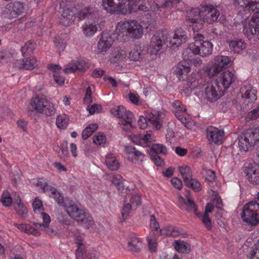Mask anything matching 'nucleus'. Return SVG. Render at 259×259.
I'll list each match as a JSON object with an SVG mask.
<instances>
[{"label":"nucleus","instance_id":"nucleus-27","mask_svg":"<svg viewBox=\"0 0 259 259\" xmlns=\"http://www.w3.org/2000/svg\"><path fill=\"white\" fill-rule=\"evenodd\" d=\"M240 93L243 98L248 100V102L255 101L257 99L256 90L249 83H245L240 89Z\"/></svg>","mask_w":259,"mask_h":259},{"label":"nucleus","instance_id":"nucleus-37","mask_svg":"<svg viewBox=\"0 0 259 259\" xmlns=\"http://www.w3.org/2000/svg\"><path fill=\"white\" fill-rule=\"evenodd\" d=\"M104 9L111 14H116L117 0H102Z\"/></svg>","mask_w":259,"mask_h":259},{"label":"nucleus","instance_id":"nucleus-36","mask_svg":"<svg viewBox=\"0 0 259 259\" xmlns=\"http://www.w3.org/2000/svg\"><path fill=\"white\" fill-rule=\"evenodd\" d=\"M105 163L111 170H117L119 169L120 164L115 156L112 154H107L106 156Z\"/></svg>","mask_w":259,"mask_h":259},{"label":"nucleus","instance_id":"nucleus-42","mask_svg":"<svg viewBox=\"0 0 259 259\" xmlns=\"http://www.w3.org/2000/svg\"><path fill=\"white\" fill-rule=\"evenodd\" d=\"M73 13L69 9L64 10L60 18V23L64 26H69L72 23Z\"/></svg>","mask_w":259,"mask_h":259},{"label":"nucleus","instance_id":"nucleus-6","mask_svg":"<svg viewBox=\"0 0 259 259\" xmlns=\"http://www.w3.org/2000/svg\"><path fill=\"white\" fill-rule=\"evenodd\" d=\"M196 96L201 101L213 103L222 97L225 91L215 82L203 85L202 89L196 93Z\"/></svg>","mask_w":259,"mask_h":259},{"label":"nucleus","instance_id":"nucleus-39","mask_svg":"<svg viewBox=\"0 0 259 259\" xmlns=\"http://www.w3.org/2000/svg\"><path fill=\"white\" fill-rule=\"evenodd\" d=\"M46 194L50 197L53 198L60 206H62L65 204V199L63 198L61 193L54 187L50 188V190L47 191Z\"/></svg>","mask_w":259,"mask_h":259},{"label":"nucleus","instance_id":"nucleus-18","mask_svg":"<svg viewBox=\"0 0 259 259\" xmlns=\"http://www.w3.org/2000/svg\"><path fill=\"white\" fill-rule=\"evenodd\" d=\"M188 39L186 33L181 27L178 28L174 32V35L169 40L170 47L175 49L185 43Z\"/></svg>","mask_w":259,"mask_h":259},{"label":"nucleus","instance_id":"nucleus-24","mask_svg":"<svg viewBox=\"0 0 259 259\" xmlns=\"http://www.w3.org/2000/svg\"><path fill=\"white\" fill-rule=\"evenodd\" d=\"M234 5L238 9L251 11L259 9V0H234Z\"/></svg>","mask_w":259,"mask_h":259},{"label":"nucleus","instance_id":"nucleus-50","mask_svg":"<svg viewBox=\"0 0 259 259\" xmlns=\"http://www.w3.org/2000/svg\"><path fill=\"white\" fill-rule=\"evenodd\" d=\"M196 215L201 220L202 224L207 230H210L211 229L212 222L209 214L206 213L201 214L200 213H196Z\"/></svg>","mask_w":259,"mask_h":259},{"label":"nucleus","instance_id":"nucleus-22","mask_svg":"<svg viewBox=\"0 0 259 259\" xmlns=\"http://www.w3.org/2000/svg\"><path fill=\"white\" fill-rule=\"evenodd\" d=\"M234 74L229 70H227L222 73L220 76L215 80V83L220 85L222 84L223 90L228 89L232 83L235 81Z\"/></svg>","mask_w":259,"mask_h":259},{"label":"nucleus","instance_id":"nucleus-5","mask_svg":"<svg viewBox=\"0 0 259 259\" xmlns=\"http://www.w3.org/2000/svg\"><path fill=\"white\" fill-rule=\"evenodd\" d=\"M241 218L244 224L250 228H254L259 224V203L251 201L243 207Z\"/></svg>","mask_w":259,"mask_h":259},{"label":"nucleus","instance_id":"nucleus-40","mask_svg":"<svg viewBox=\"0 0 259 259\" xmlns=\"http://www.w3.org/2000/svg\"><path fill=\"white\" fill-rule=\"evenodd\" d=\"M213 62L218 65V67L222 70L227 68L231 62V59L225 56H218L213 60Z\"/></svg>","mask_w":259,"mask_h":259},{"label":"nucleus","instance_id":"nucleus-46","mask_svg":"<svg viewBox=\"0 0 259 259\" xmlns=\"http://www.w3.org/2000/svg\"><path fill=\"white\" fill-rule=\"evenodd\" d=\"M148 246L151 252H155L157 250L158 245L157 239L154 233L149 234L147 237Z\"/></svg>","mask_w":259,"mask_h":259},{"label":"nucleus","instance_id":"nucleus-33","mask_svg":"<svg viewBox=\"0 0 259 259\" xmlns=\"http://www.w3.org/2000/svg\"><path fill=\"white\" fill-rule=\"evenodd\" d=\"M173 246L175 249L180 253L187 254L189 253L191 251L190 244L180 239L175 240L173 243Z\"/></svg>","mask_w":259,"mask_h":259},{"label":"nucleus","instance_id":"nucleus-32","mask_svg":"<svg viewBox=\"0 0 259 259\" xmlns=\"http://www.w3.org/2000/svg\"><path fill=\"white\" fill-rule=\"evenodd\" d=\"M127 247L132 251L139 252L143 247V243L136 235L133 234L128 241Z\"/></svg>","mask_w":259,"mask_h":259},{"label":"nucleus","instance_id":"nucleus-10","mask_svg":"<svg viewBox=\"0 0 259 259\" xmlns=\"http://www.w3.org/2000/svg\"><path fill=\"white\" fill-rule=\"evenodd\" d=\"M119 38L115 31H104L102 33L101 38L98 42L96 54H104L112 46L113 42Z\"/></svg>","mask_w":259,"mask_h":259},{"label":"nucleus","instance_id":"nucleus-58","mask_svg":"<svg viewBox=\"0 0 259 259\" xmlns=\"http://www.w3.org/2000/svg\"><path fill=\"white\" fill-rule=\"evenodd\" d=\"M106 140V136L102 133L97 134L93 137V142L98 146H104Z\"/></svg>","mask_w":259,"mask_h":259},{"label":"nucleus","instance_id":"nucleus-61","mask_svg":"<svg viewBox=\"0 0 259 259\" xmlns=\"http://www.w3.org/2000/svg\"><path fill=\"white\" fill-rule=\"evenodd\" d=\"M111 182L114 184L118 189L122 188L123 187V178L119 175H113L111 176Z\"/></svg>","mask_w":259,"mask_h":259},{"label":"nucleus","instance_id":"nucleus-54","mask_svg":"<svg viewBox=\"0 0 259 259\" xmlns=\"http://www.w3.org/2000/svg\"><path fill=\"white\" fill-rule=\"evenodd\" d=\"M98 125L96 123L89 124L82 133V138L84 140L87 139L92 134L97 130Z\"/></svg>","mask_w":259,"mask_h":259},{"label":"nucleus","instance_id":"nucleus-23","mask_svg":"<svg viewBox=\"0 0 259 259\" xmlns=\"http://www.w3.org/2000/svg\"><path fill=\"white\" fill-rule=\"evenodd\" d=\"M88 68L87 61L83 59H78L72 60L66 65L64 72L67 74L73 73L77 70H83Z\"/></svg>","mask_w":259,"mask_h":259},{"label":"nucleus","instance_id":"nucleus-48","mask_svg":"<svg viewBox=\"0 0 259 259\" xmlns=\"http://www.w3.org/2000/svg\"><path fill=\"white\" fill-rule=\"evenodd\" d=\"M205 72L210 77L216 75L222 70L218 67V65L212 61L205 69Z\"/></svg>","mask_w":259,"mask_h":259},{"label":"nucleus","instance_id":"nucleus-26","mask_svg":"<svg viewBox=\"0 0 259 259\" xmlns=\"http://www.w3.org/2000/svg\"><path fill=\"white\" fill-rule=\"evenodd\" d=\"M39 224L40 223H34L32 225H31L26 224L15 223L14 225L16 227H17L22 232H23L26 234L32 235L35 236H38L40 235V232L39 229H40L41 227H39L38 225H35Z\"/></svg>","mask_w":259,"mask_h":259},{"label":"nucleus","instance_id":"nucleus-30","mask_svg":"<svg viewBox=\"0 0 259 259\" xmlns=\"http://www.w3.org/2000/svg\"><path fill=\"white\" fill-rule=\"evenodd\" d=\"M159 235L176 237L183 235L180 228L174 226H166L159 229Z\"/></svg>","mask_w":259,"mask_h":259},{"label":"nucleus","instance_id":"nucleus-56","mask_svg":"<svg viewBox=\"0 0 259 259\" xmlns=\"http://www.w3.org/2000/svg\"><path fill=\"white\" fill-rule=\"evenodd\" d=\"M32 207L34 212L39 214V217L41 218V213H45L43 211L44 209L41 200L38 198H35L32 203Z\"/></svg>","mask_w":259,"mask_h":259},{"label":"nucleus","instance_id":"nucleus-38","mask_svg":"<svg viewBox=\"0 0 259 259\" xmlns=\"http://www.w3.org/2000/svg\"><path fill=\"white\" fill-rule=\"evenodd\" d=\"M41 218L43 220V223L38 224L39 227H41V230L49 234H52L53 233V229L49 227V224L51 222V218L50 215L46 213H43L41 214ZM37 225V224H36L35 225Z\"/></svg>","mask_w":259,"mask_h":259},{"label":"nucleus","instance_id":"nucleus-47","mask_svg":"<svg viewBox=\"0 0 259 259\" xmlns=\"http://www.w3.org/2000/svg\"><path fill=\"white\" fill-rule=\"evenodd\" d=\"M178 170L185 182L192 176L190 167L187 165H183L178 167Z\"/></svg>","mask_w":259,"mask_h":259},{"label":"nucleus","instance_id":"nucleus-21","mask_svg":"<svg viewBox=\"0 0 259 259\" xmlns=\"http://www.w3.org/2000/svg\"><path fill=\"white\" fill-rule=\"evenodd\" d=\"M141 204V197L138 195L131 196L130 202L124 205L121 209V213L124 221L130 213L131 210L136 209Z\"/></svg>","mask_w":259,"mask_h":259},{"label":"nucleus","instance_id":"nucleus-43","mask_svg":"<svg viewBox=\"0 0 259 259\" xmlns=\"http://www.w3.org/2000/svg\"><path fill=\"white\" fill-rule=\"evenodd\" d=\"M69 119L65 114L58 115L56 119V124L59 129H65L68 125Z\"/></svg>","mask_w":259,"mask_h":259},{"label":"nucleus","instance_id":"nucleus-13","mask_svg":"<svg viewBox=\"0 0 259 259\" xmlns=\"http://www.w3.org/2000/svg\"><path fill=\"white\" fill-rule=\"evenodd\" d=\"M62 206L68 215L76 221L79 219V217L83 214L84 210L79 207V204L70 198L65 199V204Z\"/></svg>","mask_w":259,"mask_h":259},{"label":"nucleus","instance_id":"nucleus-25","mask_svg":"<svg viewBox=\"0 0 259 259\" xmlns=\"http://www.w3.org/2000/svg\"><path fill=\"white\" fill-rule=\"evenodd\" d=\"M185 196L186 199L181 195L178 196L179 203L181 204V208L189 212L194 211L196 215V213H198L197 207L194 202L191 199L189 192H187Z\"/></svg>","mask_w":259,"mask_h":259},{"label":"nucleus","instance_id":"nucleus-41","mask_svg":"<svg viewBox=\"0 0 259 259\" xmlns=\"http://www.w3.org/2000/svg\"><path fill=\"white\" fill-rule=\"evenodd\" d=\"M14 208L17 212L23 218H25L27 214V208L22 202L19 196L15 200Z\"/></svg>","mask_w":259,"mask_h":259},{"label":"nucleus","instance_id":"nucleus-16","mask_svg":"<svg viewBox=\"0 0 259 259\" xmlns=\"http://www.w3.org/2000/svg\"><path fill=\"white\" fill-rule=\"evenodd\" d=\"M6 11L9 19H14L22 15L25 11L24 5L23 3L15 1L8 4L6 7Z\"/></svg>","mask_w":259,"mask_h":259},{"label":"nucleus","instance_id":"nucleus-35","mask_svg":"<svg viewBox=\"0 0 259 259\" xmlns=\"http://www.w3.org/2000/svg\"><path fill=\"white\" fill-rule=\"evenodd\" d=\"M95 9L91 6H87L81 8L77 13L74 14V16L80 20L88 18L95 13Z\"/></svg>","mask_w":259,"mask_h":259},{"label":"nucleus","instance_id":"nucleus-17","mask_svg":"<svg viewBox=\"0 0 259 259\" xmlns=\"http://www.w3.org/2000/svg\"><path fill=\"white\" fill-rule=\"evenodd\" d=\"M203 35L196 34L194 36L195 42L200 46L199 55L202 57H206L212 54L213 45L209 41L204 40Z\"/></svg>","mask_w":259,"mask_h":259},{"label":"nucleus","instance_id":"nucleus-4","mask_svg":"<svg viewBox=\"0 0 259 259\" xmlns=\"http://www.w3.org/2000/svg\"><path fill=\"white\" fill-rule=\"evenodd\" d=\"M110 113L120 119L119 124L121 128L126 132H131L136 127V120L133 113L126 110L122 105L114 106L110 110Z\"/></svg>","mask_w":259,"mask_h":259},{"label":"nucleus","instance_id":"nucleus-45","mask_svg":"<svg viewBox=\"0 0 259 259\" xmlns=\"http://www.w3.org/2000/svg\"><path fill=\"white\" fill-rule=\"evenodd\" d=\"M83 226L89 228L93 224V218L90 214L83 211V214L79 217V219L76 220Z\"/></svg>","mask_w":259,"mask_h":259},{"label":"nucleus","instance_id":"nucleus-12","mask_svg":"<svg viewBox=\"0 0 259 259\" xmlns=\"http://www.w3.org/2000/svg\"><path fill=\"white\" fill-rule=\"evenodd\" d=\"M173 108L175 115L185 127L192 130L195 126V123L192 120L184 116L183 113L186 111V108L181 102L179 100L175 101L173 103Z\"/></svg>","mask_w":259,"mask_h":259},{"label":"nucleus","instance_id":"nucleus-44","mask_svg":"<svg viewBox=\"0 0 259 259\" xmlns=\"http://www.w3.org/2000/svg\"><path fill=\"white\" fill-rule=\"evenodd\" d=\"M141 48L139 46H135L133 48L129 53V59L134 61H138L142 59V55L141 54Z\"/></svg>","mask_w":259,"mask_h":259},{"label":"nucleus","instance_id":"nucleus-2","mask_svg":"<svg viewBox=\"0 0 259 259\" xmlns=\"http://www.w3.org/2000/svg\"><path fill=\"white\" fill-rule=\"evenodd\" d=\"M115 31L119 38L140 39L144 34V27L140 22L135 19L121 21L116 25Z\"/></svg>","mask_w":259,"mask_h":259},{"label":"nucleus","instance_id":"nucleus-14","mask_svg":"<svg viewBox=\"0 0 259 259\" xmlns=\"http://www.w3.org/2000/svg\"><path fill=\"white\" fill-rule=\"evenodd\" d=\"M124 152L127 160L135 164H141L145 159V155L133 146L125 147Z\"/></svg>","mask_w":259,"mask_h":259},{"label":"nucleus","instance_id":"nucleus-19","mask_svg":"<svg viewBox=\"0 0 259 259\" xmlns=\"http://www.w3.org/2000/svg\"><path fill=\"white\" fill-rule=\"evenodd\" d=\"M206 136L211 144H221L224 136V132L215 127L210 126L207 128Z\"/></svg>","mask_w":259,"mask_h":259},{"label":"nucleus","instance_id":"nucleus-28","mask_svg":"<svg viewBox=\"0 0 259 259\" xmlns=\"http://www.w3.org/2000/svg\"><path fill=\"white\" fill-rule=\"evenodd\" d=\"M145 115L147 120L150 122L156 129L160 128L162 124L163 119L165 115L161 112H146Z\"/></svg>","mask_w":259,"mask_h":259},{"label":"nucleus","instance_id":"nucleus-57","mask_svg":"<svg viewBox=\"0 0 259 259\" xmlns=\"http://www.w3.org/2000/svg\"><path fill=\"white\" fill-rule=\"evenodd\" d=\"M199 45L196 44L195 42V43L190 44L183 53L184 56L185 57L188 56V54L190 52L193 55H199L200 46H198Z\"/></svg>","mask_w":259,"mask_h":259},{"label":"nucleus","instance_id":"nucleus-55","mask_svg":"<svg viewBox=\"0 0 259 259\" xmlns=\"http://www.w3.org/2000/svg\"><path fill=\"white\" fill-rule=\"evenodd\" d=\"M54 43L55 45V47L57 50V51L60 54L61 52H63L66 46V40L62 38V37L59 36H56L55 38Z\"/></svg>","mask_w":259,"mask_h":259},{"label":"nucleus","instance_id":"nucleus-20","mask_svg":"<svg viewBox=\"0 0 259 259\" xmlns=\"http://www.w3.org/2000/svg\"><path fill=\"white\" fill-rule=\"evenodd\" d=\"M244 172L250 183L259 184V168L256 166L251 163L246 164L244 167Z\"/></svg>","mask_w":259,"mask_h":259},{"label":"nucleus","instance_id":"nucleus-52","mask_svg":"<svg viewBox=\"0 0 259 259\" xmlns=\"http://www.w3.org/2000/svg\"><path fill=\"white\" fill-rule=\"evenodd\" d=\"M0 202L4 206H9L13 202V199L10 192L4 190L2 194Z\"/></svg>","mask_w":259,"mask_h":259},{"label":"nucleus","instance_id":"nucleus-9","mask_svg":"<svg viewBox=\"0 0 259 259\" xmlns=\"http://www.w3.org/2000/svg\"><path fill=\"white\" fill-rule=\"evenodd\" d=\"M168 32L166 30H159L151 37L147 51L150 55H157L163 44L168 40Z\"/></svg>","mask_w":259,"mask_h":259},{"label":"nucleus","instance_id":"nucleus-62","mask_svg":"<svg viewBox=\"0 0 259 259\" xmlns=\"http://www.w3.org/2000/svg\"><path fill=\"white\" fill-rule=\"evenodd\" d=\"M247 259H259V241L254 244L247 254Z\"/></svg>","mask_w":259,"mask_h":259},{"label":"nucleus","instance_id":"nucleus-63","mask_svg":"<svg viewBox=\"0 0 259 259\" xmlns=\"http://www.w3.org/2000/svg\"><path fill=\"white\" fill-rule=\"evenodd\" d=\"M208 193L211 195L210 199L213 203L215 204L216 207L217 208H221L222 206V200L221 197L218 195V193L212 190H209Z\"/></svg>","mask_w":259,"mask_h":259},{"label":"nucleus","instance_id":"nucleus-1","mask_svg":"<svg viewBox=\"0 0 259 259\" xmlns=\"http://www.w3.org/2000/svg\"><path fill=\"white\" fill-rule=\"evenodd\" d=\"M220 15L218 7L212 5L203 6L187 12V19L194 31H198L203 28V23L212 24L216 22Z\"/></svg>","mask_w":259,"mask_h":259},{"label":"nucleus","instance_id":"nucleus-60","mask_svg":"<svg viewBox=\"0 0 259 259\" xmlns=\"http://www.w3.org/2000/svg\"><path fill=\"white\" fill-rule=\"evenodd\" d=\"M151 150L156 155L157 154L166 155L167 153L166 147L161 144H153L151 148Z\"/></svg>","mask_w":259,"mask_h":259},{"label":"nucleus","instance_id":"nucleus-3","mask_svg":"<svg viewBox=\"0 0 259 259\" xmlns=\"http://www.w3.org/2000/svg\"><path fill=\"white\" fill-rule=\"evenodd\" d=\"M57 108V106L46 97H35L31 99L28 110L47 117H51L56 114Z\"/></svg>","mask_w":259,"mask_h":259},{"label":"nucleus","instance_id":"nucleus-29","mask_svg":"<svg viewBox=\"0 0 259 259\" xmlns=\"http://www.w3.org/2000/svg\"><path fill=\"white\" fill-rule=\"evenodd\" d=\"M81 27L84 35L88 37H91L97 32L99 25L97 20H93L85 22Z\"/></svg>","mask_w":259,"mask_h":259},{"label":"nucleus","instance_id":"nucleus-15","mask_svg":"<svg viewBox=\"0 0 259 259\" xmlns=\"http://www.w3.org/2000/svg\"><path fill=\"white\" fill-rule=\"evenodd\" d=\"M139 10L134 0H117L116 14L127 15Z\"/></svg>","mask_w":259,"mask_h":259},{"label":"nucleus","instance_id":"nucleus-11","mask_svg":"<svg viewBox=\"0 0 259 259\" xmlns=\"http://www.w3.org/2000/svg\"><path fill=\"white\" fill-rule=\"evenodd\" d=\"M243 31L248 39H251L254 36L259 39V11L254 13L251 19L244 25Z\"/></svg>","mask_w":259,"mask_h":259},{"label":"nucleus","instance_id":"nucleus-53","mask_svg":"<svg viewBox=\"0 0 259 259\" xmlns=\"http://www.w3.org/2000/svg\"><path fill=\"white\" fill-rule=\"evenodd\" d=\"M35 44L32 40L26 41L24 45L21 47V51L22 56L32 53L35 49Z\"/></svg>","mask_w":259,"mask_h":259},{"label":"nucleus","instance_id":"nucleus-51","mask_svg":"<svg viewBox=\"0 0 259 259\" xmlns=\"http://www.w3.org/2000/svg\"><path fill=\"white\" fill-rule=\"evenodd\" d=\"M158 9V5L155 3L154 0H147L144 5H141L139 7V10L142 11H155Z\"/></svg>","mask_w":259,"mask_h":259},{"label":"nucleus","instance_id":"nucleus-59","mask_svg":"<svg viewBox=\"0 0 259 259\" xmlns=\"http://www.w3.org/2000/svg\"><path fill=\"white\" fill-rule=\"evenodd\" d=\"M202 174L205 178V180L211 183L214 182L216 180L215 172L209 169H205L203 170Z\"/></svg>","mask_w":259,"mask_h":259},{"label":"nucleus","instance_id":"nucleus-49","mask_svg":"<svg viewBox=\"0 0 259 259\" xmlns=\"http://www.w3.org/2000/svg\"><path fill=\"white\" fill-rule=\"evenodd\" d=\"M184 182L187 187L192 188L195 191L198 192L201 190V185L196 179H192L191 177Z\"/></svg>","mask_w":259,"mask_h":259},{"label":"nucleus","instance_id":"nucleus-8","mask_svg":"<svg viewBox=\"0 0 259 259\" xmlns=\"http://www.w3.org/2000/svg\"><path fill=\"white\" fill-rule=\"evenodd\" d=\"M191 61L184 60L179 62L175 69V73L180 80L183 81L184 89L183 91L186 94H189L196 87L195 80L193 81L185 80V77L187 78V74L190 71Z\"/></svg>","mask_w":259,"mask_h":259},{"label":"nucleus","instance_id":"nucleus-7","mask_svg":"<svg viewBox=\"0 0 259 259\" xmlns=\"http://www.w3.org/2000/svg\"><path fill=\"white\" fill-rule=\"evenodd\" d=\"M238 147L241 152H246L259 141V127L247 130L238 137Z\"/></svg>","mask_w":259,"mask_h":259},{"label":"nucleus","instance_id":"nucleus-34","mask_svg":"<svg viewBox=\"0 0 259 259\" xmlns=\"http://www.w3.org/2000/svg\"><path fill=\"white\" fill-rule=\"evenodd\" d=\"M48 68L52 72L55 82L58 85H62L64 83L65 78L60 74L61 73V68L60 66L57 65H50Z\"/></svg>","mask_w":259,"mask_h":259},{"label":"nucleus","instance_id":"nucleus-64","mask_svg":"<svg viewBox=\"0 0 259 259\" xmlns=\"http://www.w3.org/2000/svg\"><path fill=\"white\" fill-rule=\"evenodd\" d=\"M36 186L42 189L43 192L46 194H47V191H49L50 188L52 187L48 185L47 182L43 178H39L37 180Z\"/></svg>","mask_w":259,"mask_h":259},{"label":"nucleus","instance_id":"nucleus-31","mask_svg":"<svg viewBox=\"0 0 259 259\" xmlns=\"http://www.w3.org/2000/svg\"><path fill=\"white\" fill-rule=\"evenodd\" d=\"M230 49L234 53L239 54L247 47L245 42L241 39H236L228 41Z\"/></svg>","mask_w":259,"mask_h":259}]
</instances>
